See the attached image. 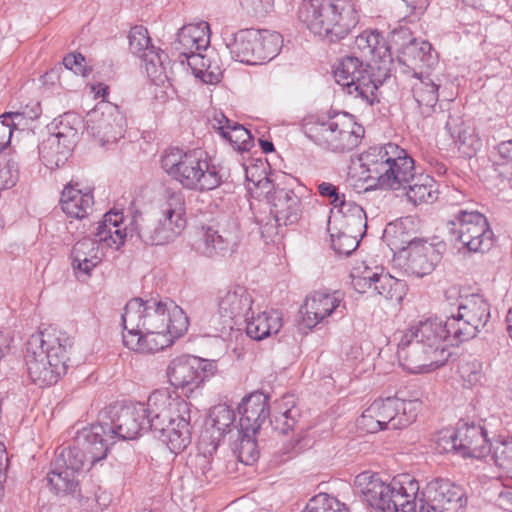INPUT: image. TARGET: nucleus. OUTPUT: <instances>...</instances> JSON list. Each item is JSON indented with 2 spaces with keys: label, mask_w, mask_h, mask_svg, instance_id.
<instances>
[{
  "label": "nucleus",
  "mask_w": 512,
  "mask_h": 512,
  "mask_svg": "<svg viewBox=\"0 0 512 512\" xmlns=\"http://www.w3.org/2000/svg\"><path fill=\"white\" fill-rule=\"evenodd\" d=\"M354 48L363 59L357 56H346L334 70L336 82L364 104L372 106L377 99V90L382 84L375 68L370 61H382L390 57L389 48L384 38L377 31H363L354 42Z\"/></svg>",
  "instance_id": "f257e3e1"
},
{
  "label": "nucleus",
  "mask_w": 512,
  "mask_h": 512,
  "mask_svg": "<svg viewBox=\"0 0 512 512\" xmlns=\"http://www.w3.org/2000/svg\"><path fill=\"white\" fill-rule=\"evenodd\" d=\"M148 402L113 405L100 413L98 423L82 429L80 442L97 458L106 457L117 440L135 439L142 430H151Z\"/></svg>",
  "instance_id": "f03ea898"
},
{
  "label": "nucleus",
  "mask_w": 512,
  "mask_h": 512,
  "mask_svg": "<svg viewBox=\"0 0 512 512\" xmlns=\"http://www.w3.org/2000/svg\"><path fill=\"white\" fill-rule=\"evenodd\" d=\"M444 341H450L442 320L434 318L421 321L401 337L397 356L401 366L410 373L429 372L446 361Z\"/></svg>",
  "instance_id": "7ed1b4c3"
},
{
  "label": "nucleus",
  "mask_w": 512,
  "mask_h": 512,
  "mask_svg": "<svg viewBox=\"0 0 512 512\" xmlns=\"http://www.w3.org/2000/svg\"><path fill=\"white\" fill-rule=\"evenodd\" d=\"M150 426L155 437L177 454L191 443V404L166 390H155L148 397Z\"/></svg>",
  "instance_id": "20e7f679"
},
{
  "label": "nucleus",
  "mask_w": 512,
  "mask_h": 512,
  "mask_svg": "<svg viewBox=\"0 0 512 512\" xmlns=\"http://www.w3.org/2000/svg\"><path fill=\"white\" fill-rule=\"evenodd\" d=\"M298 18L314 36L329 43L345 39L360 21L352 0H304Z\"/></svg>",
  "instance_id": "39448f33"
},
{
  "label": "nucleus",
  "mask_w": 512,
  "mask_h": 512,
  "mask_svg": "<svg viewBox=\"0 0 512 512\" xmlns=\"http://www.w3.org/2000/svg\"><path fill=\"white\" fill-rule=\"evenodd\" d=\"M125 331H168L183 335L189 320L183 309L169 298H133L125 306L121 316Z\"/></svg>",
  "instance_id": "423d86ee"
},
{
  "label": "nucleus",
  "mask_w": 512,
  "mask_h": 512,
  "mask_svg": "<svg viewBox=\"0 0 512 512\" xmlns=\"http://www.w3.org/2000/svg\"><path fill=\"white\" fill-rule=\"evenodd\" d=\"M72 347L73 342L66 335H32L27 342L25 356L31 381L40 387L57 383L67 371L66 363Z\"/></svg>",
  "instance_id": "0eeeda50"
},
{
  "label": "nucleus",
  "mask_w": 512,
  "mask_h": 512,
  "mask_svg": "<svg viewBox=\"0 0 512 512\" xmlns=\"http://www.w3.org/2000/svg\"><path fill=\"white\" fill-rule=\"evenodd\" d=\"M354 484L363 500L379 512H416L419 484L409 475L386 483L377 474L364 471Z\"/></svg>",
  "instance_id": "6e6552de"
},
{
  "label": "nucleus",
  "mask_w": 512,
  "mask_h": 512,
  "mask_svg": "<svg viewBox=\"0 0 512 512\" xmlns=\"http://www.w3.org/2000/svg\"><path fill=\"white\" fill-rule=\"evenodd\" d=\"M161 166L172 179L194 191L213 190L227 177L224 169L211 164L207 153L201 149L188 152L169 149L161 158Z\"/></svg>",
  "instance_id": "1a4fd4ad"
},
{
  "label": "nucleus",
  "mask_w": 512,
  "mask_h": 512,
  "mask_svg": "<svg viewBox=\"0 0 512 512\" xmlns=\"http://www.w3.org/2000/svg\"><path fill=\"white\" fill-rule=\"evenodd\" d=\"M360 160L368 173L367 178L376 181L382 189H406V184L416 173L413 158L394 143L371 147Z\"/></svg>",
  "instance_id": "9d476101"
},
{
  "label": "nucleus",
  "mask_w": 512,
  "mask_h": 512,
  "mask_svg": "<svg viewBox=\"0 0 512 512\" xmlns=\"http://www.w3.org/2000/svg\"><path fill=\"white\" fill-rule=\"evenodd\" d=\"M305 134L326 150L344 153L359 145L364 129L354 121L352 115L338 113L327 121L307 123Z\"/></svg>",
  "instance_id": "9b49d317"
},
{
  "label": "nucleus",
  "mask_w": 512,
  "mask_h": 512,
  "mask_svg": "<svg viewBox=\"0 0 512 512\" xmlns=\"http://www.w3.org/2000/svg\"><path fill=\"white\" fill-rule=\"evenodd\" d=\"M490 305L478 294L467 295L458 303V312L442 321L451 345L475 338L489 323Z\"/></svg>",
  "instance_id": "f8f14e48"
},
{
  "label": "nucleus",
  "mask_w": 512,
  "mask_h": 512,
  "mask_svg": "<svg viewBox=\"0 0 512 512\" xmlns=\"http://www.w3.org/2000/svg\"><path fill=\"white\" fill-rule=\"evenodd\" d=\"M253 183L262 190L271 205L272 219L265 224L260 223L263 237L272 238L278 234V227L294 224L300 219L301 200L292 189L275 184L266 176Z\"/></svg>",
  "instance_id": "ddd939ff"
},
{
  "label": "nucleus",
  "mask_w": 512,
  "mask_h": 512,
  "mask_svg": "<svg viewBox=\"0 0 512 512\" xmlns=\"http://www.w3.org/2000/svg\"><path fill=\"white\" fill-rule=\"evenodd\" d=\"M449 233L471 252H485L493 246V232L478 211L459 210L447 223Z\"/></svg>",
  "instance_id": "4468645a"
},
{
  "label": "nucleus",
  "mask_w": 512,
  "mask_h": 512,
  "mask_svg": "<svg viewBox=\"0 0 512 512\" xmlns=\"http://www.w3.org/2000/svg\"><path fill=\"white\" fill-rule=\"evenodd\" d=\"M254 299L244 286L236 285L220 292L217 311L209 319V327L216 334H224L233 328L237 319H246L252 311Z\"/></svg>",
  "instance_id": "2eb2a0df"
},
{
  "label": "nucleus",
  "mask_w": 512,
  "mask_h": 512,
  "mask_svg": "<svg viewBox=\"0 0 512 512\" xmlns=\"http://www.w3.org/2000/svg\"><path fill=\"white\" fill-rule=\"evenodd\" d=\"M215 365L195 356H180L170 361L166 375L168 382L184 396L191 397L206 378L214 374Z\"/></svg>",
  "instance_id": "dca6fc26"
},
{
  "label": "nucleus",
  "mask_w": 512,
  "mask_h": 512,
  "mask_svg": "<svg viewBox=\"0 0 512 512\" xmlns=\"http://www.w3.org/2000/svg\"><path fill=\"white\" fill-rule=\"evenodd\" d=\"M87 132L101 145L115 143L124 136L126 119L119 107L101 101L86 115Z\"/></svg>",
  "instance_id": "f3484780"
},
{
  "label": "nucleus",
  "mask_w": 512,
  "mask_h": 512,
  "mask_svg": "<svg viewBox=\"0 0 512 512\" xmlns=\"http://www.w3.org/2000/svg\"><path fill=\"white\" fill-rule=\"evenodd\" d=\"M464 489L448 479H434L418 493L419 512H457L466 505Z\"/></svg>",
  "instance_id": "a211bd4d"
},
{
  "label": "nucleus",
  "mask_w": 512,
  "mask_h": 512,
  "mask_svg": "<svg viewBox=\"0 0 512 512\" xmlns=\"http://www.w3.org/2000/svg\"><path fill=\"white\" fill-rule=\"evenodd\" d=\"M421 402L405 400L398 396L377 399L370 405V412L381 420L384 428L402 429L416 420Z\"/></svg>",
  "instance_id": "6ab92c4d"
},
{
  "label": "nucleus",
  "mask_w": 512,
  "mask_h": 512,
  "mask_svg": "<svg viewBox=\"0 0 512 512\" xmlns=\"http://www.w3.org/2000/svg\"><path fill=\"white\" fill-rule=\"evenodd\" d=\"M399 250L397 260L407 274L423 277L430 274L440 261V254L431 244L422 241H408L406 247Z\"/></svg>",
  "instance_id": "aec40b11"
},
{
  "label": "nucleus",
  "mask_w": 512,
  "mask_h": 512,
  "mask_svg": "<svg viewBox=\"0 0 512 512\" xmlns=\"http://www.w3.org/2000/svg\"><path fill=\"white\" fill-rule=\"evenodd\" d=\"M392 42L399 46L401 59L407 66L432 68L437 63V54L432 45L411 37L408 28L393 30Z\"/></svg>",
  "instance_id": "412c9836"
},
{
  "label": "nucleus",
  "mask_w": 512,
  "mask_h": 512,
  "mask_svg": "<svg viewBox=\"0 0 512 512\" xmlns=\"http://www.w3.org/2000/svg\"><path fill=\"white\" fill-rule=\"evenodd\" d=\"M447 443H450L451 450L463 457L482 459L489 455L490 442L481 426L462 423L450 434Z\"/></svg>",
  "instance_id": "4be33fe9"
},
{
  "label": "nucleus",
  "mask_w": 512,
  "mask_h": 512,
  "mask_svg": "<svg viewBox=\"0 0 512 512\" xmlns=\"http://www.w3.org/2000/svg\"><path fill=\"white\" fill-rule=\"evenodd\" d=\"M345 309L342 292L316 291L307 297L301 312L304 324L311 329L332 314L342 316Z\"/></svg>",
  "instance_id": "5701e85b"
},
{
  "label": "nucleus",
  "mask_w": 512,
  "mask_h": 512,
  "mask_svg": "<svg viewBox=\"0 0 512 512\" xmlns=\"http://www.w3.org/2000/svg\"><path fill=\"white\" fill-rule=\"evenodd\" d=\"M140 240L147 245H165L174 241L185 229L182 222L161 216L158 219L140 217L135 220Z\"/></svg>",
  "instance_id": "b1692460"
},
{
  "label": "nucleus",
  "mask_w": 512,
  "mask_h": 512,
  "mask_svg": "<svg viewBox=\"0 0 512 512\" xmlns=\"http://www.w3.org/2000/svg\"><path fill=\"white\" fill-rule=\"evenodd\" d=\"M240 429L238 433H252L254 435L269 416L268 397L256 392L245 397L238 407Z\"/></svg>",
  "instance_id": "393cba45"
},
{
  "label": "nucleus",
  "mask_w": 512,
  "mask_h": 512,
  "mask_svg": "<svg viewBox=\"0 0 512 512\" xmlns=\"http://www.w3.org/2000/svg\"><path fill=\"white\" fill-rule=\"evenodd\" d=\"M182 335H172L168 331L138 332L126 331L123 333L124 345L140 353H156L171 346L174 340Z\"/></svg>",
  "instance_id": "a878e982"
},
{
  "label": "nucleus",
  "mask_w": 512,
  "mask_h": 512,
  "mask_svg": "<svg viewBox=\"0 0 512 512\" xmlns=\"http://www.w3.org/2000/svg\"><path fill=\"white\" fill-rule=\"evenodd\" d=\"M129 47L134 55L142 58L147 63L146 70L149 75L157 74V65H159L160 69H163L162 56L166 57V54L164 52H155V48L151 44V39L145 27L135 26L131 28L129 33Z\"/></svg>",
  "instance_id": "bb28decb"
},
{
  "label": "nucleus",
  "mask_w": 512,
  "mask_h": 512,
  "mask_svg": "<svg viewBox=\"0 0 512 512\" xmlns=\"http://www.w3.org/2000/svg\"><path fill=\"white\" fill-rule=\"evenodd\" d=\"M209 44V24L202 21L180 28L174 42V49L179 53V57H184L194 51L207 50Z\"/></svg>",
  "instance_id": "cd10ccee"
},
{
  "label": "nucleus",
  "mask_w": 512,
  "mask_h": 512,
  "mask_svg": "<svg viewBox=\"0 0 512 512\" xmlns=\"http://www.w3.org/2000/svg\"><path fill=\"white\" fill-rule=\"evenodd\" d=\"M81 434L82 430L78 431L75 437V445L62 448L54 460L60 468L67 467V469L77 475L83 469L86 462H89L91 467H93L98 462L106 458H97L94 453H91L90 448H88L86 444L80 442L79 438Z\"/></svg>",
  "instance_id": "c85d7f7f"
},
{
  "label": "nucleus",
  "mask_w": 512,
  "mask_h": 512,
  "mask_svg": "<svg viewBox=\"0 0 512 512\" xmlns=\"http://www.w3.org/2000/svg\"><path fill=\"white\" fill-rule=\"evenodd\" d=\"M236 415L226 404H218L211 408L206 420V433H210L211 444L216 449L220 440L234 427Z\"/></svg>",
  "instance_id": "c756f323"
},
{
  "label": "nucleus",
  "mask_w": 512,
  "mask_h": 512,
  "mask_svg": "<svg viewBox=\"0 0 512 512\" xmlns=\"http://www.w3.org/2000/svg\"><path fill=\"white\" fill-rule=\"evenodd\" d=\"M102 250L92 238H83L73 246L71 257L72 267L75 271L89 275L101 262Z\"/></svg>",
  "instance_id": "7c9ffc66"
},
{
  "label": "nucleus",
  "mask_w": 512,
  "mask_h": 512,
  "mask_svg": "<svg viewBox=\"0 0 512 512\" xmlns=\"http://www.w3.org/2000/svg\"><path fill=\"white\" fill-rule=\"evenodd\" d=\"M249 35L254 38L252 65H258L272 60L279 52L282 43L280 34L268 30L249 29Z\"/></svg>",
  "instance_id": "2f4dec72"
},
{
  "label": "nucleus",
  "mask_w": 512,
  "mask_h": 512,
  "mask_svg": "<svg viewBox=\"0 0 512 512\" xmlns=\"http://www.w3.org/2000/svg\"><path fill=\"white\" fill-rule=\"evenodd\" d=\"M60 202L67 216L82 219L92 210L94 199L91 191L83 192L69 184L62 191Z\"/></svg>",
  "instance_id": "473e14b6"
},
{
  "label": "nucleus",
  "mask_w": 512,
  "mask_h": 512,
  "mask_svg": "<svg viewBox=\"0 0 512 512\" xmlns=\"http://www.w3.org/2000/svg\"><path fill=\"white\" fill-rule=\"evenodd\" d=\"M249 315L246 321V334L250 338L260 341L264 338L277 334L282 327V317L278 311L271 310L259 313L257 316Z\"/></svg>",
  "instance_id": "72a5a7b5"
},
{
  "label": "nucleus",
  "mask_w": 512,
  "mask_h": 512,
  "mask_svg": "<svg viewBox=\"0 0 512 512\" xmlns=\"http://www.w3.org/2000/svg\"><path fill=\"white\" fill-rule=\"evenodd\" d=\"M416 82L413 84L412 93L415 101L418 104L420 113L427 117L431 115L438 102L439 86L430 78L429 75L423 73H415Z\"/></svg>",
  "instance_id": "f704fd0d"
},
{
  "label": "nucleus",
  "mask_w": 512,
  "mask_h": 512,
  "mask_svg": "<svg viewBox=\"0 0 512 512\" xmlns=\"http://www.w3.org/2000/svg\"><path fill=\"white\" fill-rule=\"evenodd\" d=\"M406 196L414 205L433 203L438 198V186L428 174L415 173L406 184Z\"/></svg>",
  "instance_id": "c9c22d12"
},
{
  "label": "nucleus",
  "mask_w": 512,
  "mask_h": 512,
  "mask_svg": "<svg viewBox=\"0 0 512 512\" xmlns=\"http://www.w3.org/2000/svg\"><path fill=\"white\" fill-rule=\"evenodd\" d=\"M72 150L52 134L43 139L38 146L39 158L50 170L63 166L70 157Z\"/></svg>",
  "instance_id": "e433bc0d"
},
{
  "label": "nucleus",
  "mask_w": 512,
  "mask_h": 512,
  "mask_svg": "<svg viewBox=\"0 0 512 512\" xmlns=\"http://www.w3.org/2000/svg\"><path fill=\"white\" fill-rule=\"evenodd\" d=\"M47 483L56 494H71L78 487V475L67 467L60 468L56 462L52 463L50 472L47 474Z\"/></svg>",
  "instance_id": "4c0bfd02"
},
{
  "label": "nucleus",
  "mask_w": 512,
  "mask_h": 512,
  "mask_svg": "<svg viewBox=\"0 0 512 512\" xmlns=\"http://www.w3.org/2000/svg\"><path fill=\"white\" fill-rule=\"evenodd\" d=\"M159 214L186 226L185 196L182 191L165 190L159 203Z\"/></svg>",
  "instance_id": "58836bf2"
},
{
  "label": "nucleus",
  "mask_w": 512,
  "mask_h": 512,
  "mask_svg": "<svg viewBox=\"0 0 512 512\" xmlns=\"http://www.w3.org/2000/svg\"><path fill=\"white\" fill-rule=\"evenodd\" d=\"M342 216L341 229L358 235H364L367 228V218L364 209L353 201L342 203L339 210Z\"/></svg>",
  "instance_id": "ea45409f"
},
{
  "label": "nucleus",
  "mask_w": 512,
  "mask_h": 512,
  "mask_svg": "<svg viewBox=\"0 0 512 512\" xmlns=\"http://www.w3.org/2000/svg\"><path fill=\"white\" fill-rule=\"evenodd\" d=\"M203 234L223 236L226 243L234 241L239 243V225L229 214H218L213 217L207 225L202 227Z\"/></svg>",
  "instance_id": "a19ab883"
},
{
  "label": "nucleus",
  "mask_w": 512,
  "mask_h": 512,
  "mask_svg": "<svg viewBox=\"0 0 512 512\" xmlns=\"http://www.w3.org/2000/svg\"><path fill=\"white\" fill-rule=\"evenodd\" d=\"M239 243L229 241L226 244L225 238L219 235L203 234L198 243L197 249L199 252L207 257H225L235 252Z\"/></svg>",
  "instance_id": "79ce46f5"
},
{
  "label": "nucleus",
  "mask_w": 512,
  "mask_h": 512,
  "mask_svg": "<svg viewBox=\"0 0 512 512\" xmlns=\"http://www.w3.org/2000/svg\"><path fill=\"white\" fill-rule=\"evenodd\" d=\"M254 38L249 35V29L240 30L233 35V39L226 42L231 57L238 62L252 65Z\"/></svg>",
  "instance_id": "37998d69"
},
{
  "label": "nucleus",
  "mask_w": 512,
  "mask_h": 512,
  "mask_svg": "<svg viewBox=\"0 0 512 512\" xmlns=\"http://www.w3.org/2000/svg\"><path fill=\"white\" fill-rule=\"evenodd\" d=\"M405 284L384 273L382 270L377 272L376 282L373 292L383 296L385 299L400 302L403 298Z\"/></svg>",
  "instance_id": "c03bdc74"
},
{
  "label": "nucleus",
  "mask_w": 512,
  "mask_h": 512,
  "mask_svg": "<svg viewBox=\"0 0 512 512\" xmlns=\"http://www.w3.org/2000/svg\"><path fill=\"white\" fill-rule=\"evenodd\" d=\"M81 124L82 121L77 115L66 113L61 116L60 122L55 128L56 131L52 135L57 136L60 141L73 149L79 138L78 131Z\"/></svg>",
  "instance_id": "a18cd8bd"
},
{
  "label": "nucleus",
  "mask_w": 512,
  "mask_h": 512,
  "mask_svg": "<svg viewBox=\"0 0 512 512\" xmlns=\"http://www.w3.org/2000/svg\"><path fill=\"white\" fill-rule=\"evenodd\" d=\"M94 236L93 240L97 241L101 249L106 246L118 250L124 244L127 234L126 229L98 222Z\"/></svg>",
  "instance_id": "49530a36"
},
{
  "label": "nucleus",
  "mask_w": 512,
  "mask_h": 512,
  "mask_svg": "<svg viewBox=\"0 0 512 512\" xmlns=\"http://www.w3.org/2000/svg\"><path fill=\"white\" fill-rule=\"evenodd\" d=\"M94 236L93 240L97 241L101 249L106 246L118 250L124 244L127 234L126 229L98 222Z\"/></svg>",
  "instance_id": "de8ad7c7"
},
{
  "label": "nucleus",
  "mask_w": 512,
  "mask_h": 512,
  "mask_svg": "<svg viewBox=\"0 0 512 512\" xmlns=\"http://www.w3.org/2000/svg\"><path fill=\"white\" fill-rule=\"evenodd\" d=\"M491 460L507 473L512 472V438H498L489 443Z\"/></svg>",
  "instance_id": "09e8293b"
},
{
  "label": "nucleus",
  "mask_w": 512,
  "mask_h": 512,
  "mask_svg": "<svg viewBox=\"0 0 512 512\" xmlns=\"http://www.w3.org/2000/svg\"><path fill=\"white\" fill-rule=\"evenodd\" d=\"M18 162L10 153H0V191L14 187L18 181Z\"/></svg>",
  "instance_id": "8fccbe9b"
},
{
  "label": "nucleus",
  "mask_w": 512,
  "mask_h": 512,
  "mask_svg": "<svg viewBox=\"0 0 512 512\" xmlns=\"http://www.w3.org/2000/svg\"><path fill=\"white\" fill-rule=\"evenodd\" d=\"M330 236L333 250L339 255L349 256L358 247L359 237L362 238L364 235L341 229L337 234L331 233Z\"/></svg>",
  "instance_id": "3c124183"
},
{
  "label": "nucleus",
  "mask_w": 512,
  "mask_h": 512,
  "mask_svg": "<svg viewBox=\"0 0 512 512\" xmlns=\"http://www.w3.org/2000/svg\"><path fill=\"white\" fill-rule=\"evenodd\" d=\"M223 138L228 140L239 151H249L253 146L252 135L238 123H233L232 128L226 131V136Z\"/></svg>",
  "instance_id": "603ef678"
},
{
  "label": "nucleus",
  "mask_w": 512,
  "mask_h": 512,
  "mask_svg": "<svg viewBox=\"0 0 512 512\" xmlns=\"http://www.w3.org/2000/svg\"><path fill=\"white\" fill-rule=\"evenodd\" d=\"M240 443L236 448L237 457L245 465H252L259 457L256 441L251 437L252 433H240Z\"/></svg>",
  "instance_id": "864d4df0"
},
{
  "label": "nucleus",
  "mask_w": 512,
  "mask_h": 512,
  "mask_svg": "<svg viewBox=\"0 0 512 512\" xmlns=\"http://www.w3.org/2000/svg\"><path fill=\"white\" fill-rule=\"evenodd\" d=\"M300 416L299 410L295 407L286 409L285 411L275 415L270 421L275 431L286 435L292 431L298 422Z\"/></svg>",
  "instance_id": "5fc2aeb1"
},
{
  "label": "nucleus",
  "mask_w": 512,
  "mask_h": 512,
  "mask_svg": "<svg viewBox=\"0 0 512 512\" xmlns=\"http://www.w3.org/2000/svg\"><path fill=\"white\" fill-rule=\"evenodd\" d=\"M377 272L365 267L363 271L354 270L351 273V284L355 291L359 293H366L374 290V284L377 278Z\"/></svg>",
  "instance_id": "6e6d98bb"
},
{
  "label": "nucleus",
  "mask_w": 512,
  "mask_h": 512,
  "mask_svg": "<svg viewBox=\"0 0 512 512\" xmlns=\"http://www.w3.org/2000/svg\"><path fill=\"white\" fill-rule=\"evenodd\" d=\"M453 139L456 143H458L459 149H462L463 153L467 154L468 156L476 153V151L479 150L482 145L481 140L477 136L465 129H460L456 133V138Z\"/></svg>",
  "instance_id": "4d7b16f0"
},
{
  "label": "nucleus",
  "mask_w": 512,
  "mask_h": 512,
  "mask_svg": "<svg viewBox=\"0 0 512 512\" xmlns=\"http://www.w3.org/2000/svg\"><path fill=\"white\" fill-rule=\"evenodd\" d=\"M334 503L335 497L320 493L309 500L303 512H330Z\"/></svg>",
  "instance_id": "13d9d810"
},
{
  "label": "nucleus",
  "mask_w": 512,
  "mask_h": 512,
  "mask_svg": "<svg viewBox=\"0 0 512 512\" xmlns=\"http://www.w3.org/2000/svg\"><path fill=\"white\" fill-rule=\"evenodd\" d=\"M209 56L210 55L208 54H202V51H194L184 56L188 66L191 68V71L196 78L202 79V74L205 70L204 67Z\"/></svg>",
  "instance_id": "bf43d9fd"
},
{
  "label": "nucleus",
  "mask_w": 512,
  "mask_h": 512,
  "mask_svg": "<svg viewBox=\"0 0 512 512\" xmlns=\"http://www.w3.org/2000/svg\"><path fill=\"white\" fill-rule=\"evenodd\" d=\"M358 425L368 433H376L380 430H386L378 417L370 412V406L362 413L357 421Z\"/></svg>",
  "instance_id": "052dcab7"
},
{
  "label": "nucleus",
  "mask_w": 512,
  "mask_h": 512,
  "mask_svg": "<svg viewBox=\"0 0 512 512\" xmlns=\"http://www.w3.org/2000/svg\"><path fill=\"white\" fill-rule=\"evenodd\" d=\"M63 65L66 69L73 71L77 75H86L85 58L82 54H68L63 59Z\"/></svg>",
  "instance_id": "680f3d73"
},
{
  "label": "nucleus",
  "mask_w": 512,
  "mask_h": 512,
  "mask_svg": "<svg viewBox=\"0 0 512 512\" xmlns=\"http://www.w3.org/2000/svg\"><path fill=\"white\" fill-rule=\"evenodd\" d=\"M204 73L202 74V81L206 84H216L222 79V70L220 66L212 61L211 56L207 59L204 67Z\"/></svg>",
  "instance_id": "e2e57ef3"
},
{
  "label": "nucleus",
  "mask_w": 512,
  "mask_h": 512,
  "mask_svg": "<svg viewBox=\"0 0 512 512\" xmlns=\"http://www.w3.org/2000/svg\"><path fill=\"white\" fill-rule=\"evenodd\" d=\"M0 120L7 122L13 131L14 129H19L21 126L26 125L24 121L28 119L22 115V111H16L4 113L0 116Z\"/></svg>",
  "instance_id": "0e129e2a"
},
{
  "label": "nucleus",
  "mask_w": 512,
  "mask_h": 512,
  "mask_svg": "<svg viewBox=\"0 0 512 512\" xmlns=\"http://www.w3.org/2000/svg\"><path fill=\"white\" fill-rule=\"evenodd\" d=\"M12 137V129L5 121L0 120V153H10L8 149Z\"/></svg>",
  "instance_id": "69168bd1"
},
{
  "label": "nucleus",
  "mask_w": 512,
  "mask_h": 512,
  "mask_svg": "<svg viewBox=\"0 0 512 512\" xmlns=\"http://www.w3.org/2000/svg\"><path fill=\"white\" fill-rule=\"evenodd\" d=\"M233 123L223 113L215 114L212 120L213 128L217 129L222 137L226 136V131L232 128Z\"/></svg>",
  "instance_id": "338daca9"
},
{
  "label": "nucleus",
  "mask_w": 512,
  "mask_h": 512,
  "mask_svg": "<svg viewBox=\"0 0 512 512\" xmlns=\"http://www.w3.org/2000/svg\"><path fill=\"white\" fill-rule=\"evenodd\" d=\"M94 500L100 509H104L112 502V495L101 487H98L94 493Z\"/></svg>",
  "instance_id": "774afa93"
}]
</instances>
